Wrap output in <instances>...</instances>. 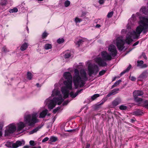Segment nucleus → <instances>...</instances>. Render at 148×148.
<instances>
[{
	"mask_svg": "<svg viewBox=\"0 0 148 148\" xmlns=\"http://www.w3.org/2000/svg\"><path fill=\"white\" fill-rule=\"evenodd\" d=\"M32 148H41V147L40 146H38L37 147H33Z\"/></svg>",
	"mask_w": 148,
	"mask_h": 148,
	"instance_id": "obj_58",
	"label": "nucleus"
},
{
	"mask_svg": "<svg viewBox=\"0 0 148 148\" xmlns=\"http://www.w3.org/2000/svg\"><path fill=\"white\" fill-rule=\"evenodd\" d=\"M137 63L138 64L137 66H140L141 68L144 62L143 60H138L137 61Z\"/></svg>",
	"mask_w": 148,
	"mask_h": 148,
	"instance_id": "obj_25",
	"label": "nucleus"
},
{
	"mask_svg": "<svg viewBox=\"0 0 148 148\" xmlns=\"http://www.w3.org/2000/svg\"><path fill=\"white\" fill-rule=\"evenodd\" d=\"M116 77H114V79L112 80V81H114L116 79Z\"/></svg>",
	"mask_w": 148,
	"mask_h": 148,
	"instance_id": "obj_60",
	"label": "nucleus"
},
{
	"mask_svg": "<svg viewBox=\"0 0 148 148\" xmlns=\"http://www.w3.org/2000/svg\"><path fill=\"white\" fill-rule=\"evenodd\" d=\"M60 109V107H59V109L56 108L54 109L53 111V112L54 113H56Z\"/></svg>",
	"mask_w": 148,
	"mask_h": 148,
	"instance_id": "obj_48",
	"label": "nucleus"
},
{
	"mask_svg": "<svg viewBox=\"0 0 148 148\" xmlns=\"http://www.w3.org/2000/svg\"><path fill=\"white\" fill-rule=\"evenodd\" d=\"M70 4V2L69 1H66L65 2L64 5L66 7L68 6Z\"/></svg>",
	"mask_w": 148,
	"mask_h": 148,
	"instance_id": "obj_37",
	"label": "nucleus"
},
{
	"mask_svg": "<svg viewBox=\"0 0 148 148\" xmlns=\"http://www.w3.org/2000/svg\"><path fill=\"white\" fill-rule=\"evenodd\" d=\"M104 0H99L98 2L100 4H102L104 3Z\"/></svg>",
	"mask_w": 148,
	"mask_h": 148,
	"instance_id": "obj_46",
	"label": "nucleus"
},
{
	"mask_svg": "<svg viewBox=\"0 0 148 148\" xmlns=\"http://www.w3.org/2000/svg\"><path fill=\"white\" fill-rule=\"evenodd\" d=\"M121 82V80H119L117 81H116L115 83L112 86V88L116 86H117L118 85L120 82Z\"/></svg>",
	"mask_w": 148,
	"mask_h": 148,
	"instance_id": "obj_22",
	"label": "nucleus"
},
{
	"mask_svg": "<svg viewBox=\"0 0 148 148\" xmlns=\"http://www.w3.org/2000/svg\"><path fill=\"white\" fill-rule=\"evenodd\" d=\"M49 138L47 137H45V138L42 140V143H44L45 142L49 140Z\"/></svg>",
	"mask_w": 148,
	"mask_h": 148,
	"instance_id": "obj_42",
	"label": "nucleus"
},
{
	"mask_svg": "<svg viewBox=\"0 0 148 148\" xmlns=\"http://www.w3.org/2000/svg\"><path fill=\"white\" fill-rule=\"evenodd\" d=\"M108 50L110 54L105 51H102L101 53L102 58L106 61L110 60L112 58L111 56L115 57L116 56L117 53L116 47L113 45L109 47Z\"/></svg>",
	"mask_w": 148,
	"mask_h": 148,
	"instance_id": "obj_4",
	"label": "nucleus"
},
{
	"mask_svg": "<svg viewBox=\"0 0 148 148\" xmlns=\"http://www.w3.org/2000/svg\"><path fill=\"white\" fill-rule=\"evenodd\" d=\"M26 29L27 30V32L28 33H29V29H28V27H26Z\"/></svg>",
	"mask_w": 148,
	"mask_h": 148,
	"instance_id": "obj_59",
	"label": "nucleus"
},
{
	"mask_svg": "<svg viewBox=\"0 0 148 148\" xmlns=\"http://www.w3.org/2000/svg\"><path fill=\"white\" fill-rule=\"evenodd\" d=\"M130 79L131 80H132V81H135L136 79V78L135 77H133V76L130 77Z\"/></svg>",
	"mask_w": 148,
	"mask_h": 148,
	"instance_id": "obj_47",
	"label": "nucleus"
},
{
	"mask_svg": "<svg viewBox=\"0 0 148 148\" xmlns=\"http://www.w3.org/2000/svg\"><path fill=\"white\" fill-rule=\"evenodd\" d=\"M121 100L120 98H117L114 100L112 103V105L114 106H116L121 103Z\"/></svg>",
	"mask_w": 148,
	"mask_h": 148,
	"instance_id": "obj_10",
	"label": "nucleus"
},
{
	"mask_svg": "<svg viewBox=\"0 0 148 148\" xmlns=\"http://www.w3.org/2000/svg\"><path fill=\"white\" fill-rule=\"evenodd\" d=\"M106 71V70H103L99 72V76H101L104 75Z\"/></svg>",
	"mask_w": 148,
	"mask_h": 148,
	"instance_id": "obj_35",
	"label": "nucleus"
},
{
	"mask_svg": "<svg viewBox=\"0 0 148 148\" xmlns=\"http://www.w3.org/2000/svg\"><path fill=\"white\" fill-rule=\"evenodd\" d=\"M144 94L143 91L141 90H135L133 92L135 100L137 102H142V99L138 97V96H140Z\"/></svg>",
	"mask_w": 148,
	"mask_h": 148,
	"instance_id": "obj_7",
	"label": "nucleus"
},
{
	"mask_svg": "<svg viewBox=\"0 0 148 148\" xmlns=\"http://www.w3.org/2000/svg\"><path fill=\"white\" fill-rule=\"evenodd\" d=\"M16 130V127L13 123L11 124L8 126L5 131V134L8 135L10 134L13 133Z\"/></svg>",
	"mask_w": 148,
	"mask_h": 148,
	"instance_id": "obj_6",
	"label": "nucleus"
},
{
	"mask_svg": "<svg viewBox=\"0 0 148 148\" xmlns=\"http://www.w3.org/2000/svg\"><path fill=\"white\" fill-rule=\"evenodd\" d=\"M28 45L27 43L26 42L24 43L21 46L20 50L22 51L25 50L27 48Z\"/></svg>",
	"mask_w": 148,
	"mask_h": 148,
	"instance_id": "obj_14",
	"label": "nucleus"
},
{
	"mask_svg": "<svg viewBox=\"0 0 148 148\" xmlns=\"http://www.w3.org/2000/svg\"><path fill=\"white\" fill-rule=\"evenodd\" d=\"M66 131L68 132H72L75 131L74 130H67Z\"/></svg>",
	"mask_w": 148,
	"mask_h": 148,
	"instance_id": "obj_54",
	"label": "nucleus"
},
{
	"mask_svg": "<svg viewBox=\"0 0 148 148\" xmlns=\"http://www.w3.org/2000/svg\"><path fill=\"white\" fill-rule=\"evenodd\" d=\"M71 56V55L70 53H65L64 54V56L65 58H69Z\"/></svg>",
	"mask_w": 148,
	"mask_h": 148,
	"instance_id": "obj_36",
	"label": "nucleus"
},
{
	"mask_svg": "<svg viewBox=\"0 0 148 148\" xmlns=\"http://www.w3.org/2000/svg\"><path fill=\"white\" fill-rule=\"evenodd\" d=\"M139 42V41H137L135 43H134L133 45V46H135L136 45H137Z\"/></svg>",
	"mask_w": 148,
	"mask_h": 148,
	"instance_id": "obj_51",
	"label": "nucleus"
},
{
	"mask_svg": "<svg viewBox=\"0 0 148 148\" xmlns=\"http://www.w3.org/2000/svg\"><path fill=\"white\" fill-rule=\"evenodd\" d=\"M52 47V45L50 44H46L44 46V48L46 50H48L50 49Z\"/></svg>",
	"mask_w": 148,
	"mask_h": 148,
	"instance_id": "obj_20",
	"label": "nucleus"
},
{
	"mask_svg": "<svg viewBox=\"0 0 148 148\" xmlns=\"http://www.w3.org/2000/svg\"><path fill=\"white\" fill-rule=\"evenodd\" d=\"M83 90L82 89H81L79 90H78L74 94L73 92H71L70 93L71 96L73 98L75 97L78 94L79 92H80Z\"/></svg>",
	"mask_w": 148,
	"mask_h": 148,
	"instance_id": "obj_16",
	"label": "nucleus"
},
{
	"mask_svg": "<svg viewBox=\"0 0 148 148\" xmlns=\"http://www.w3.org/2000/svg\"><path fill=\"white\" fill-rule=\"evenodd\" d=\"M131 65H129L128 67L125 70L127 72L129 71L131 67Z\"/></svg>",
	"mask_w": 148,
	"mask_h": 148,
	"instance_id": "obj_44",
	"label": "nucleus"
},
{
	"mask_svg": "<svg viewBox=\"0 0 148 148\" xmlns=\"http://www.w3.org/2000/svg\"><path fill=\"white\" fill-rule=\"evenodd\" d=\"M48 34L45 31L42 34V37L43 39H44L46 37H47L48 35Z\"/></svg>",
	"mask_w": 148,
	"mask_h": 148,
	"instance_id": "obj_30",
	"label": "nucleus"
},
{
	"mask_svg": "<svg viewBox=\"0 0 148 148\" xmlns=\"http://www.w3.org/2000/svg\"><path fill=\"white\" fill-rule=\"evenodd\" d=\"M7 3V1L5 0H2L0 3L1 5L2 6L5 5Z\"/></svg>",
	"mask_w": 148,
	"mask_h": 148,
	"instance_id": "obj_34",
	"label": "nucleus"
},
{
	"mask_svg": "<svg viewBox=\"0 0 148 148\" xmlns=\"http://www.w3.org/2000/svg\"><path fill=\"white\" fill-rule=\"evenodd\" d=\"M74 21L75 23L77 24L78 23H80L82 21V20L78 17H76Z\"/></svg>",
	"mask_w": 148,
	"mask_h": 148,
	"instance_id": "obj_32",
	"label": "nucleus"
},
{
	"mask_svg": "<svg viewBox=\"0 0 148 148\" xmlns=\"http://www.w3.org/2000/svg\"><path fill=\"white\" fill-rule=\"evenodd\" d=\"M143 112L139 110H137L133 112V114L136 116L142 115Z\"/></svg>",
	"mask_w": 148,
	"mask_h": 148,
	"instance_id": "obj_18",
	"label": "nucleus"
},
{
	"mask_svg": "<svg viewBox=\"0 0 148 148\" xmlns=\"http://www.w3.org/2000/svg\"><path fill=\"white\" fill-rule=\"evenodd\" d=\"M99 96V94H95L91 97V99L92 100H94Z\"/></svg>",
	"mask_w": 148,
	"mask_h": 148,
	"instance_id": "obj_27",
	"label": "nucleus"
},
{
	"mask_svg": "<svg viewBox=\"0 0 148 148\" xmlns=\"http://www.w3.org/2000/svg\"><path fill=\"white\" fill-rule=\"evenodd\" d=\"M119 90V88H115L112 90L111 92H109L107 95L106 97L108 98L112 95H114L118 93V91Z\"/></svg>",
	"mask_w": 148,
	"mask_h": 148,
	"instance_id": "obj_11",
	"label": "nucleus"
},
{
	"mask_svg": "<svg viewBox=\"0 0 148 148\" xmlns=\"http://www.w3.org/2000/svg\"><path fill=\"white\" fill-rule=\"evenodd\" d=\"M90 147V144H87L86 146V148H89Z\"/></svg>",
	"mask_w": 148,
	"mask_h": 148,
	"instance_id": "obj_55",
	"label": "nucleus"
},
{
	"mask_svg": "<svg viewBox=\"0 0 148 148\" xmlns=\"http://www.w3.org/2000/svg\"><path fill=\"white\" fill-rule=\"evenodd\" d=\"M34 143V142L33 140H30L29 142V144L31 146H34L35 145Z\"/></svg>",
	"mask_w": 148,
	"mask_h": 148,
	"instance_id": "obj_45",
	"label": "nucleus"
},
{
	"mask_svg": "<svg viewBox=\"0 0 148 148\" xmlns=\"http://www.w3.org/2000/svg\"><path fill=\"white\" fill-rule=\"evenodd\" d=\"M85 40V39L84 38L80 39L76 42V44L79 47L83 42H84Z\"/></svg>",
	"mask_w": 148,
	"mask_h": 148,
	"instance_id": "obj_19",
	"label": "nucleus"
},
{
	"mask_svg": "<svg viewBox=\"0 0 148 148\" xmlns=\"http://www.w3.org/2000/svg\"><path fill=\"white\" fill-rule=\"evenodd\" d=\"M3 126V122H0V131L2 130Z\"/></svg>",
	"mask_w": 148,
	"mask_h": 148,
	"instance_id": "obj_40",
	"label": "nucleus"
},
{
	"mask_svg": "<svg viewBox=\"0 0 148 148\" xmlns=\"http://www.w3.org/2000/svg\"><path fill=\"white\" fill-rule=\"evenodd\" d=\"M43 125V124H42L39 125L38 127L33 129V130L29 131V134H32L34 133H36L40 129L42 128Z\"/></svg>",
	"mask_w": 148,
	"mask_h": 148,
	"instance_id": "obj_9",
	"label": "nucleus"
},
{
	"mask_svg": "<svg viewBox=\"0 0 148 148\" xmlns=\"http://www.w3.org/2000/svg\"><path fill=\"white\" fill-rule=\"evenodd\" d=\"M127 107L123 105H121L119 107V109L122 110H125L127 109Z\"/></svg>",
	"mask_w": 148,
	"mask_h": 148,
	"instance_id": "obj_31",
	"label": "nucleus"
},
{
	"mask_svg": "<svg viewBox=\"0 0 148 148\" xmlns=\"http://www.w3.org/2000/svg\"><path fill=\"white\" fill-rule=\"evenodd\" d=\"M113 12H109L107 15V17L108 18H110L113 15Z\"/></svg>",
	"mask_w": 148,
	"mask_h": 148,
	"instance_id": "obj_38",
	"label": "nucleus"
},
{
	"mask_svg": "<svg viewBox=\"0 0 148 148\" xmlns=\"http://www.w3.org/2000/svg\"><path fill=\"white\" fill-rule=\"evenodd\" d=\"M64 78L67 79L64 81V83L65 86L62 87L61 91L63 94L64 99L60 94V90L59 89V86L57 84L54 85L55 88L52 91L51 96L47 99L45 101V103L47 105L48 108L52 109L56 106L57 104L60 105L64 100V99L68 97L69 90L72 89V77L71 73L69 72H65L63 75Z\"/></svg>",
	"mask_w": 148,
	"mask_h": 148,
	"instance_id": "obj_1",
	"label": "nucleus"
},
{
	"mask_svg": "<svg viewBox=\"0 0 148 148\" xmlns=\"http://www.w3.org/2000/svg\"><path fill=\"white\" fill-rule=\"evenodd\" d=\"M142 56H143L144 58L145 59L147 60V57H146L145 54L144 52H143L142 54Z\"/></svg>",
	"mask_w": 148,
	"mask_h": 148,
	"instance_id": "obj_43",
	"label": "nucleus"
},
{
	"mask_svg": "<svg viewBox=\"0 0 148 148\" xmlns=\"http://www.w3.org/2000/svg\"><path fill=\"white\" fill-rule=\"evenodd\" d=\"M18 11V9L17 8H14L13 9L10 10L9 12L10 13H14Z\"/></svg>",
	"mask_w": 148,
	"mask_h": 148,
	"instance_id": "obj_26",
	"label": "nucleus"
},
{
	"mask_svg": "<svg viewBox=\"0 0 148 148\" xmlns=\"http://www.w3.org/2000/svg\"><path fill=\"white\" fill-rule=\"evenodd\" d=\"M87 79L86 73L84 69L81 70L79 72L77 69H75L73 80L75 89L84 86Z\"/></svg>",
	"mask_w": 148,
	"mask_h": 148,
	"instance_id": "obj_2",
	"label": "nucleus"
},
{
	"mask_svg": "<svg viewBox=\"0 0 148 148\" xmlns=\"http://www.w3.org/2000/svg\"><path fill=\"white\" fill-rule=\"evenodd\" d=\"M136 22H135V19L134 18H131L129 20V22L128 24V27L130 26L131 25H135Z\"/></svg>",
	"mask_w": 148,
	"mask_h": 148,
	"instance_id": "obj_13",
	"label": "nucleus"
},
{
	"mask_svg": "<svg viewBox=\"0 0 148 148\" xmlns=\"http://www.w3.org/2000/svg\"><path fill=\"white\" fill-rule=\"evenodd\" d=\"M38 116L37 112H34L32 114H25L24 116V120L28 126L34 127L36 123L39 121L37 118Z\"/></svg>",
	"mask_w": 148,
	"mask_h": 148,
	"instance_id": "obj_3",
	"label": "nucleus"
},
{
	"mask_svg": "<svg viewBox=\"0 0 148 148\" xmlns=\"http://www.w3.org/2000/svg\"><path fill=\"white\" fill-rule=\"evenodd\" d=\"M131 121H132V122H133V121H134V120H133V119H131Z\"/></svg>",
	"mask_w": 148,
	"mask_h": 148,
	"instance_id": "obj_62",
	"label": "nucleus"
},
{
	"mask_svg": "<svg viewBox=\"0 0 148 148\" xmlns=\"http://www.w3.org/2000/svg\"><path fill=\"white\" fill-rule=\"evenodd\" d=\"M104 102H105V101H102V100L100 102V103H99L97 105L95 106V108H99L100 107V106L101 105L103 104Z\"/></svg>",
	"mask_w": 148,
	"mask_h": 148,
	"instance_id": "obj_33",
	"label": "nucleus"
},
{
	"mask_svg": "<svg viewBox=\"0 0 148 148\" xmlns=\"http://www.w3.org/2000/svg\"><path fill=\"white\" fill-rule=\"evenodd\" d=\"M148 75V72L147 71H143L139 76V78L143 79L146 78Z\"/></svg>",
	"mask_w": 148,
	"mask_h": 148,
	"instance_id": "obj_12",
	"label": "nucleus"
},
{
	"mask_svg": "<svg viewBox=\"0 0 148 148\" xmlns=\"http://www.w3.org/2000/svg\"><path fill=\"white\" fill-rule=\"evenodd\" d=\"M47 115L48 116H49L50 115V114H47Z\"/></svg>",
	"mask_w": 148,
	"mask_h": 148,
	"instance_id": "obj_64",
	"label": "nucleus"
},
{
	"mask_svg": "<svg viewBox=\"0 0 148 148\" xmlns=\"http://www.w3.org/2000/svg\"><path fill=\"white\" fill-rule=\"evenodd\" d=\"M2 49L4 52H6L9 51L5 46L3 47Z\"/></svg>",
	"mask_w": 148,
	"mask_h": 148,
	"instance_id": "obj_41",
	"label": "nucleus"
},
{
	"mask_svg": "<svg viewBox=\"0 0 148 148\" xmlns=\"http://www.w3.org/2000/svg\"><path fill=\"white\" fill-rule=\"evenodd\" d=\"M27 78L29 80H31L32 77V75L30 72H28L27 74Z\"/></svg>",
	"mask_w": 148,
	"mask_h": 148,
	"instance_id": "obj_23",
	"label": "nucleus"
},
{
	"mask_svg": "<svg viewBox=\"0 0 148 148\" xmlns=\"http://www.w3.org/2000/svg\"><path fill=\"white\" fill-rule=\"evenodd\" d=\"M101 25H99V24H97L95 26V27H96V28H99L100 27H101Z\"/></svg>",
	"mask_w": 148,
	"mask_h": 148,
	"instance_id": "obj_53",
	"label": "nucleus"
},
{
	"mask_svg": "<svg viewBox=\"0 0 148 148\" xmlns=\"http://www.w3.org/2000/svg\"><path fill=\"white\" fill-rule=\"evenodd\" d=\"M48 110H43L41 112L40 115V118H44L46 115L47 114L48 112Z\"/></svg>",
	"mask_w": 148,
	"mask_h": 148,
	"instance_id": "obj_15",
	"label": "nucleus"
},
{
	"mask_svg": "<svg viewBox=\"0 0 148 148\" xmlns=\"http://www.w3.org/2000/svg\"><path fill=\"white\" fill-rule=\"evenodd\" d=\"M57 140V138L56 137L52 136L51 137L49 140V141L50 142H56Z\"/></svg>",
	"mask_w": 148,
	"mask_h": 148,
	"instance_id": "obj_21",
	"label": "nucleus"
},
{
	"mask_svg": "<svg viewBox=\"0 0 148 148\" xmlns=\"http://www.w3.org/2000/svg\"><path fill=\"white\" fill-rule=\"evenodd\" d=\"M25 126V124L23 122H19V134L21 133H22L23 131L21 132L22 129Z\"/></svg>",
	"mask_w": 148,
	"mask_h": 148,
	"instance_id": "obj_17",
	"label": "nucleus"
},
{
	"mask_svg": "<svg viewBox=\"0 0 148 148\" xmlns=\"http://www.w3.org/2000/svg\"><path fill=\"white\" fill-rule=\"evenodd\" d=\"M143 102V101L142 102ZM143 106L145 108L148 109V101L147 100L143 102Z\"/></svg>",
	"mask_w": 148,
	"mask_h": 148,
	"instance_id": "obj_24",
	"label": "nucleus"
},
{
	"mask_svg": "<svg viewBox=\"0 0 148 148\" xmlns=\"http://www.w3.org/2000/svg\"><path fill=\"white\" fill-rule=\"evenodd\" d=\"M30 147V146L29 145H27L24 146L23 148H29Z\"/></svg>",
	"mask_w": 148,
	"mask_h": 148,
	"instance_id": "obj_57",
	"label": "nucleus"
},
{
	"mask_svg": "<svg viewBox=\"0 0 148 148\" xmlns=\"http://www.w3.org/2000/svg\"><path fill=\"white\" fill-rule=\"evenodd\" d=\"M64 39L63 38H59L57 40V42L59 44H61L63 43L64 42Z\"/></svg>",
	"mask_w": 148,
	"mask_h": 148,
	"instance_id": "obj_28",
	"label": "nucleus"
},
{
	"mask_svg": "<svg viewBox=\"0 0 148 148\" xmlns=\"http://www.w3.org/2000/svg\"><path fill=\"white\" fill-rule=\"evenodd\" d=\"M88 70V75L90 76H91L93 74H96L99 71V69L97 65L93 64L89 66Z\"/></svg>",
	"mask_w": 148,
	"mask_h": 148,
	"instance_id": "obj_5",
	"label": "nucleus"
},
{
	"mask_svg": "<svg viewBox=\"0 0 148 148\" xmlns=\"http://www.w3.org/2000/svg\"><path fill=\"white\" fill-rule=\"evenodd\" d=\"M95 61L100 66H107V63L100 57L96 58Z\"/></svg>",
	"mask_w": 148,
	"mask_h": 148,
	"instance_id": "obj_8",
	"label": "nucleus"
},
{
	"mask_svg": "<svg viewBox=\"0 0 148 148\" xmlns=\"http://www.w3.org/2000/svg\"><path fill=\"white\" fill-rule=\"evenodd\" d=\"M36 85L38 87H40L41 86V85H40L39 83H37L36 84Z\"/></svg>",
	"mask_w": 148,
	"mask_h": 148,
	"instance_id": "obj_56",
	"label": "nucleus"
},
{
	"mask_svg": "<svg viewBox=\"0 0 148 148\" xmlns=\"http://www.w3.org/2000/svg\"><path fill=\"white\" fill-rule=\"evenodd\" d=\"M69 102V101H65L63 103V105H66Z\"/></svg>",
	"mask_w": 148,
	"mask_h": 148,
	"instance_id": "obj_52",
	"label": "nucleus"
},
{
	"mask_svg": "<svg viewBox=\"0 0 148 148\" xmlns=\"http://www.w3.org/2000/svg\"><path fill=\"white\" fill-rule=\"evenodd\" d=\"M25 142L24 140H22L21 141H19V146H21L25 144Z\"/></svg>",
	"mask_w": 148,
	"mask_h": 148,
	"instance_id": "obj_39",
	"label": "nucleus"
},
{
	"mask_svg": "<svg viewBox=\"0 0 148 148\" xmlns=\"http://www.w3.org/2000/svg\"><path fill=\"white\" fill-rule=\"evenodd\" d=\"M18 147V141H17L16 143L12 144V147L13 148H16Z\"/></svg>",
	"mask_w": 148,
	"mask_h": 148,
	"instance_id": "obj_29",
	"label": "nucleus"
},
{
	"mask_svg": "<svg viewBox=\"0 0 148 148\" xmlns=\"http://www.w3.org/2000/svg\"><path fill=\"white\" fill-rule=\"evenodd\" d=\"M147 67V65L146 64H143L141 67V68H145Z\"/></svg>",
	"mask_w": 148,
	"mask_h": 148,
	"instance_id": "obj_49",
	"label": "nucleus"
},
{
	"mask_svg": "<svg viewBox=\"0 0 148 148\" xmlns=\"http://www.w3.org/2000/svg\"><path fill=\"white\" fill-rule=\"evenodd\" d=\"M2 135V134L1 133V132L0 131V137Z\"/></svg>",
	"mask_w": 148,
	"mask_h": 148,
	"instance_id": "obj_61",
	"label": "nucleus"
},
{
	"mask_svg": "<svg viewBox=\"0 0 148 148\" xmlns=\"http://www.w3.org/2000/svg\"><path fill=\"white\" fill-rule=\"evenodd\" d=\"M126 72H127L125 70L120 73V75H121V76L122 75L124 74Z\"/></svg>",
	"mask_w": 148,
	"mask_h": 148,
	"instance_id": "obj_50",
	"label": "nucleus"
},
{
	"mask_svg": "<svg viewBox=\"0 0 148 148\" xmlns=\"http://www.w3.org/2000/svg\"><path fill=\"white\" fill-rule=\"evenodd\" d=\"M141 57H142V55L139 56V58H141Z\"/></svg>",
	"mask_w": 148,
	"mask_h": 148,
	"instance_id": "obj_63",
	"label": "nucleus"
}]
</instances>
